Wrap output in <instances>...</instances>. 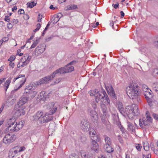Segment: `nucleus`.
<instances>
[{"label":"nucleus","instance_id":"47","mask_svg":"<svg viewBox=\"0 0 158 158\" xmlns=\"http://www.w3.org/2000/svg\"><path fill=\"white\" fill-rule=\"evenodd\" d=\"M81 156L82 158H88L87 153L85 152H82L81 153Z\"/></svg>","mask_w":158,"mask_h":158},{"label":"nucleus","instance_id":"34","mask_svg":"<svg viewBox=\"0 0 158 158\" xmlns=\"http://www.w3.org/2000/svg\"><path fill=\"white\" fill-rule=\"evenodd\" d=\"M36 3H35L34 2H31L28 3H27L28 7L32 8L34 6H35Z\"/></svg>","mask_w":158,"mask_h":158},{"label":"nucleus","instance_id":"48","mask_svg":"<svg viewBox=\"0 0 158 158\" xmlns=\"http://www.w3.org/2000/svg\"><path fill=\"white\" fill-rule=\"evenodd\" d=\"M50 23L49 22H48L42 33L43 35L44 34H45V32L48 29V27L50 26Z\"/></svg>","mask_w":158,"mask_h":158},{"label":"nucleus","instance_id":"1","mask_svg":"<svg viewBox=\"0 0 158 158\" xmlns=\"http://www.w3.org/2000/svg\"><path fill=\"white\" fill-rule=\"evenodd\" d=\"M89 93L91 96H94L95 97V100L98 103L99 101L102 102L101 107L102 108L103 115L101 117L102 122L105 124L107 123L108 118L109 115L106 112V110L103 108V106L106 105L108 107L110 106V100L107 96L106 92L103 91L101 93L99 92L98 89H95L90 90Z\"/></svg>","mask_w":158,"mask_h":158},{"label":"nucleus","instance_id":"55","mask_svg":"<svg viewBox=\"0 0 158 158\" xmlns=\"http://www.w3.org/2000/svg\"><path fill=\"white\" fill-rule=\"evenodd\" d=\"M5 20L7 22H9L10 21L9 16H6L5 18Z\"/></svg>","mask_w":158,"mask_h":158},{"label":"nucleus","instance_id":"7","mask_svg":"<svg viewBox=\"0 0 158 158\" xmlns=\"http://www.w3.org/2000/svg\"><path fill=\"white\" fill-rule=\"evenodd\" d=\"M16 136L13 134H7L5 135L2 139L3 143L6 145H9L16 139Z\"/></svg>","mask_w":158,"mask_h":158},{"label":"nucleus","instance_id":"29","mask_svg":"<svg viewBox=\"0 0 158 158\" xmlns=\"http://www.w3.org/2000/svg\"><path fill=\"white\" fill-rule=\"evenodd\" d=\"M152 86L154 90L158 94V83L156 82L153 83L152 85Z\"/></svg>","mask_w":158,"mask_h":158},{"label":"nucleus","instance_id":"63","mask_svg":"<svg viewBox=\"0 0 158 158\" xmlns=\"http://www.w3.org/2000/svg\"><path fill=\"white\" fill-rule=\"evenodd\" d=\"M23 17L25 20H27L29 19V16L27 15H25Z\"/></svg>","mask_w":158,"mask_h":158},{"label":"nucleus","instance_id":"21","mask_svg":"<svg viewBox=\"0 0 158 158\" xmlns=\"http://www.w3.org/2000/svg\"><path fill=\"white\" fill-rule=\"evenodd\" d=\"M73 63V62L72 61L65 66L67 73L71 72L74 70V67L72 65Z\"/></svg>","mask_w":158,"mask_h":158},{"label":"nucleus","instance_id":"58","mask_svg":"<svg viewBox=\"0 0 158 158\" xmlns=\"http://www.w3.org/2000/svg\"><path fill=\"white\" fill-rule=\"evenodd\" d=\"M15 64L14 63L12 62H10L9 64V66L10 67H11L12 69L14 68L15 67Z\"/></svg>","mask_w":158,"mask_h":158},{"label":"nucleus","instance_id":"60","mask_svg":"<svg viewBox=\"0 0 158 158\" xmlns=\"http://www.w3.org/2000/svg\"><path fill=\"white\" fill-rule=\"evenodd\" d=\"M9 38L8 37H4L3 38L2 40L3 42H6L8 40Z\"/></svg>","mask_w":158,"mask_h":158},{"label":"nucleus","instance_id":"46","mask_svg":"<svg viewBox=\"0 0 158 158\" xmlns=\"http://www.w3.org/2000/svg\"><path fill=\"white\" fill-rule=\"evenodd\" d=\"M41 25L40 23H38L36 25V28L34 30V32H36L40 29Z\"/></svg>","mask_w":158,"mask_h":158},{"label":"nucleus","instance_id":"20","mask_svg":"<svg viewBox=\"0 0 158 158\" xmlns=\"http://www.w3.org/2000/svg\"><path fill=\"white\" fill-rule=\"evenodd\" d=\"M28 97H23L21 98L20 100L18 102V105L19 106H22L27 103L28 101Z\"/></svg>","mask_w":158,"mask_h":158},{"label":"nucleus","instance_id":"23","mask_svg":"<svg viewBox=\"0 0 158 158\" xmlns=\"http://www.w3.org/2000/svg\"><path fill=\"white\" fill-rule=\"evenodd\" d=\"M127 129L128 131L134 133L135 132V127L131 123L127 122Z\"/></svg>","mask_w":158,"mask_h":158},{"label":"nucleus","instance_id":"6","mask_svg":"<svg viewBox=\"0 0 158 158\" xmlns=\"http://www.w3.org/2000/svg\"><path fill=\"white\" fill-rule=\"evenodd\" d=\"M37 94V91L35 89V86L29 85L25 89L24 94L28 96L29 98L34 97Z\"/></svg>","mask_w":158,"mask_h":158},{"label":"nucleus","instance_id":"13","mask_svg":"<svg viewBox=\"0 0 158 158\" xmlns=\"http://www.w3.org/2000/svg\"><path fill=\"white\" fill-rule=\"evenodd\" d=\"M44 114L42 111H38L33 116V120L35 121L39 120L41 123V120H43Z\"/></svg>","mask_w":158,"mask_h":158},{"label":"nucleus","instance_id":"42","mask_svg":"<svg viewBox=\"0 0 158 158\" xmlns=\"http://www.w3.org/2000/svg\"><path fill=\"white\" fill-rule=\"evenodd\" d=\"M59 20L58 19H57L54 16L52 18V23L53 24H54L56 23Z\"/></svg>","mask_w":158,"mask_h":158},{"label":"nucleus","instance_id":"11","mask_svg":"<svg viewBox=\"0 0 158 158\" xmlns=\"http://www.w3.org/2000/svg\"><path fill=\"white\" fill-rule=\"evenodd\" d=\"M55 77L53 73L50 75L46 76L39 80L36 82V85H40L41 84L48 83Z\"/></svg>","mask_w":158,"mask_h":158},{"label":"nucleus","instance_id":"30","mask_svg":"<svg viewBox=\"0 0 158 158\" xmlns=\"http://www.w3.org/2000/svg\"><path fill=\"white\" fill-rule=\"evenodd\" d=\"M39 42V38H37L36 40H35L32 44L31 45V47L30 49H31L32 48H35L38 44Z\"/></svg>","mask_w":158,"mask_h":158},{"label":"nucleus","instance_id":"50","mask_svg":"<svg viewBox=\"0 0 158 158\" xmlns=\"http://www.w3.org/2000/svg\"><path fill=\"white\" fill-rule=\"evenodd\" d=\"M42 18V15L40 14H39L38 17V22H40L41 21V19Z\"/></svg>","mask_w":158,"mask_h":158},{"label":"nucleus","instance_id":"12","mask_svg":"<svg viewBox=\"0 0 158 158\" xmlns=\"http://www.w3.org/2000/svg\"><path fill=\"white\" fill-rule=\"evenodd\" d=\"M46 49V46L44 44L39 45L35 49V54L36 56L40 55L43 53Z\"/></svg>","mask_w":158,"mask_h":158},{"label":"nucleus","instance_id":"57","mask_svg":"<svg viewBox=\"0 0 158 158\" xmlns=\"http://www.w3.org/2000/svg\"><path fill=\"white\" fill-rule=\"evenodd\" d=\"M151 157V155L148 154L145 155H143V158H150Z\"/></svg>","mask_w":158,"mask_h":158},{"label":"nucleus","instance_id":"31","mask_svg":"<svg viewBox=\"0 0 158 158\" xmlns=\"http://www.w3.org/2000/svg\"><path fill=\"white\" fill-rule=\"evenodd\" d=\"M22 58V60H24L28 62V64L31 58V56H29L28 54H26L25 56H23Z\"/></svg>","mask_w":158,"mask_h":158},{"label":"nucleus","instance_id":"25","mask_svg":"<svg viewBox=\"0 0 158 158\" xmlns=\"http://www.w3.org/2000/svg\"><path fill=\"white\" fill-rule=\"evenodd\" d=\"M111 144H105L104 148L106 151L108 153H111L113 151V148L110 146Z\"/></svg>","mask_w":158,"mask_h":158},{"label":"nucleus","instance_id":"33","mask_svg":"<svg viewBox=\"0 0 158 158\" xmlns=\"http://www.w3.org/2000/svg\"><path fill=\"white\" fill-rule=\"evenodd\" d=\"M105 140L106 142L105 144H111V140L109 137L107 136L105 138Z\"/></svg>","mask_w":158,"mask_h":158},{"label":"nucleus","instance_id":"24","mask_svg":"<svg viewBox=\"0 0 158 158\" xmlns=\"http://www.w3.org/2000/svg\"><path fill=\"white\" fill-rule=\"evenodd\" d=\"M11 82V79L9 78L6 80L3 84V88L6 92Z\"/></svg>","mask_w":158,"mask_h":158},{"label":"nucleus","instance_id":"22","mask_svg":"<svg viewBox=\"0 0 158 158\" xmlns=\"http://www.w3.org/2000/svg\"><path fill=\"white\" fill-rule=\"evenodd\" d=\"M26 81V79L25 78H22L20 81L19 84H18L16 86L17 88L15 89V90L16 91L21 88L23 85L24 84Z\"/></svg>","mask_w":158,"mask_h":158},{"label":"nucleus","instance_id":"43","mask_svg":"<svg viewBox=\"0 0 158 158\" xmlns=\"http://www.w3.org/2000/svg\"><path fill=\"white\" fill-rule=\"evenodd\" d=\"M15 59V57L14 55L11 56L8 60L10 62L14 61Z\"/></svg>","mask_w":158,"mask_h":158},{"label":"nucleus","instance_id":"4","mask_svg":"<svg viewBox=\"0 0 158 158\" xmlns=\"http://www.w3.org/2000/svg\"><path fill=\"white\" fill-rule=\"evenodd\" d=\"M15 118H12L7 120L6 127L12 131H17L21 129L23 125V121H21L15 123Z\"/></svg>","mask_w":158,"mask_h":158},{"label":"nucleus","instance_id":"19","mask_svg":"<svg viewBox=\"0 0 158 158\" xmlns=\"http://www.w3.org/2000/svg\"><path fill=\"white\" fill-rule=\"evenodd\" d=\"M25 107L24 106H20L19 109L16 112V114L18 116L23 115L25 114L24 109Z\"/></svg>","mask_w":158,"mask_h":158},{"label":"nucleus","instance_id":"54","mask_svg":"<svg viewBox=\"0 0 158 158\" xmlns=\"http://www.w3.org/2000/svg\"><path fill=\"white\" fill-rule=\"evenodd\" d=\"M18 13L20 14H23L24 13V10L23 9H20L18 10Z\"/></svg>","mask_w":158,"mask_h":158},{"label":"nucleus","instance_id":"53","mask_svg":"<svg viewBox=\"0 0 158 158\" xmlns=\"http://www.w3.org/2000/svg\"><path fill=\"white\" fill-rule=\"evenodd\" d=\"M118 139L119 142L121 143H123V140L122 139L121 135H118Z\"/></svg>","mask_w":158,"mask_h":158},{"label":"nucleus","instance_id":"52","mask_svg":"<svg viewBox=\"0 0 158 158\" xmlns=\"http://www.w3.org/2000/svg\"><path fill=\"white\" fill-rule=\"evenodd\" d=\"M152 116L155 119L158 121V114L153 113L152 114Z\"/></svg>","mask_w":158,"mask_h":158},{"label":"nucleus","instance_id":"51","mask_svg":"<svg viewBox=\"0 0 158 158\" xmlns=\"http://www.w3.org/2000/svg\"><path fill=\"white\" fill-rule=\"evenodd\" d=\"M13 25L12 24V23H9L7 24V27L9 29H11L13 26Z\"/></svg>","mask_w":158,"mask_h":158},{"label":"nucleus","instance_id":"5","mask_svg":"<svg viewBox=\"0 0 158 158\" xmlns=\"http://www.w3.org/2000/svg\"><path fill=\"white\" fill-rule=\"evenodd\" d=\"M138 86L133 84H130L126 88V92L128 97L131 99H133L137 97L138 95L137 88Z\"/></svg>","mask_w":158,"mask_h":158},{"label":"nucleus","instance_id":"41","mask_svg":"<svg viewBox=\"0 0 158 158\" xmlns=\"http://www.w3.org/2000/svg\"><path fill=\"white\" fill-rule=\"evenodd\" d=\"M133 99L134 100V102H137L139 103L141 101V99L138 96V95H137V97H136L135 98Z\"/></svg>","mask_w":158,"mask_h":158},{"label":"nucleus","instance_id":"9","mask_svg":"<svg viewBox=\"0 0 158 158\" xmlns=\"http://www.w3.org/2000/svg\"><path fill=\"white\" fill-rule=\"evenodd\" d=\"M151 91L150 89H148L146 91L144 92V94L145 96L148 103L150 106H154V104L156 105L157 104V103L156 101H152V98L153 97V95L151 93Z\"/></svg>","mask_w":158,"mask_h":158},{"label":"nucleus","instance_id":"28","mask_svg":"<svg viewBox=\"0 0 158 158\" xmlns=\"http://www.w3.org/2000/svg\"><path fill=\"white\" fill-rule=\"evenodd\" d=\"M115 123L118 125L119 128L120 129L121 131L123 133L125 132V129L123 126L121 125V123L119 121L118 119V121Z\"/></svg>","mask_w":158,"mask_h":158},{"label":"nucleus","instance_id":"10","mask_svg":"<svg viewBox=\"0 0 158 158\" xmlns=\"http://www.w3.org/2000/svg\"><path fill=\"white\" fill-rule=\"evenodd\" d=\"M151 91L150 89H148L146 91L144 92V94L145 96L148 103L150 106H154V104L156 105L157 104V103L156 101H152V98L153 97V95L151 93Z\"/></svg>","mask_w":158,"mask_h":158},{"label":"nucleus","instance_id":"44","mask_svg":"<svg viewBox=\"0 0 158 158\" xmlns=\"http://www.w3.org/2000/svg\"><path fill=\"white\" fill-rule=\"evenodd\" d=\"M17 148L18 149V151L19 152H20L23 151L25 149V147L23 146L21 147H17Z\"/></svg>","mask_w":158,"mask_h":158},{"label":"nucleus","instance_id":"35","mask_svg":"<svg viewBox=\"0 0 158 158\" xmlns=\"http://www.w3.org/2000/svg\"><path fill=\"white\" fill-rule=\"evenodd\" d=\"M50 109V110L49 111L50 114H52L56 112V111L57 110V107L56 106H55Z\"/></svg>","mask_w":158,"mask_h":158},{"label":"nucleus","instance_id":"40","mask_svg":"<svg viewBox=\"0 0 158 158\" xmlns=\"http://www.w3.org/2000/svg\"><path fill=\"white\" fill-rule=\"evenodd\" d=\"M15 155L14 153L12 151H10L9 152L8 154V156L10 158H13L15 156Z\"/></svg>","mask_w":158,"mask_h":158},{"label":"nucleus","instance_id":"59","mask_svg":"<svg viewBox=\"0 0 158 158\" xmlns=\"http://www.w3.org/2000/svg\"><path fill=\"white\" fill-rule=\"evenodd\" d=\"M61 79L60 78H58V79H56L55 81V84H56L59 83L61 81Z\"/></svg>","mask_w":158,"mask_h":158},{"label":"nucleus","instance_id":"18","mask_svg":"<svg viewBox=\"0 0 158 158\" xmlns=\"http://www.w3.org/2000/svg\"><path fill=\"white\" fill-rule=\"evenodd\" d=\"M106 90L108 93L112 97L116 98L115 93H114L113 89L111 85H110L106 87Z\"/></svg>","mask_w":158,"mask_h":158},{"label":"nucleus","instance_id":"15","mask_svg":"<svg viewBox=\"0 0 158 158\" xmlns=\"http://www.w3.org/2000/svg\"><path fill=\"white\" fill-rule=\"evenodd\" d=\"M89 122L87 120L83 119L82 120L80 124L81 129L84 131H86L88 128Z\"/></svg>","mask_w":158,"mask_h":158},{"label":"nucleus","instance_id":"17","mask_svg":"<svg viewBox=\"0 0 158 158\" xmlns=\"http://www.w3.org/2000/svg\"><path fill=\"white\" fill-rule=\"evenodd\" d=\"M67 73L65 67H62L59 69L56 70L54 71L53 73L54 75H55V77L57 76V75L59 74H63Z\"/></svg>","mask_w":158,"mask_h":158},{"label":"nucleus","instance_id":"8","mask_svg":"<svg viewBox=\"0 0 158 158\" xmlns=\"http://www.w3.org/2000/svg\"><path fill=\"white\" fill-rule=\"evenodd\" d=\"M145 117L143 118L142 122L140 119H139V125L141 127H143V125L144 126L148 125L152 122V118L151 117L150 113L148 111L146 112Z\"/></svg>","mask_w":158,"mask_h":158},{"label":"nucleus","instance_id":"26","mask_svg":"<svg viewBox=\"0 0 158 158\" xmlns=\"http://www.w3.org/2000/svg\"><path fill=\"white\" fill-rule=\"evenodd\" d=\"M39 98L40 99L44 101L45 100L46 98V95L45 94V92L44 91L41 92L39 95Z\"/></svg>","mask_w":158,"mask_h":158},{"label":"nucleus","instance_id":"16","mask_svg":"<svg viewBox=\"0 0 158 158\" xmlns=\"http://www.w3.org/2000/svg\"><path fill=\"white\" fill-rule=\"evenodd\" d=\"M50 114L47 113L44 114L43 120H41V123H47L52 119V117Z\"/></svg>","mask_w":158,"mask_h":158},{"label":"nucleus","instance_id":"56","mask_svg":"<svg viewBox=\"0 0 158 158\" xmlns=\"http://www.w3.org/2000/svg\"><path fill=\"white\" fill-rule=\"evenodd\" d=\"M112 6H113V7H114V8L115 9H117V8H118V6H119L118 3L117 2V3L115 4H113Z\"/></svg>","mask_w":158,"mask_h":158},{"label":"nucleus","instance_id":"36","mask_svg":"<svg viewBox=\"0 0 158 158\" xmlns=\"http://www.w3.org/2000/svg\"><path fill=\"white\" fill-rule=\"evenodd\" d=\"M152 75L154 77L158 78V69H155L152 73Z\"/></svg>","mask_w":158,"mask_h":158},{"label":"nucleus","instance_id":"45","mask_svg":"<svg viewBox=\"0 0 158 158\" xmlns=\"http://www.w3.org/2000/svg\"><path fill=\"white\" fill-rule=\"evenodd\" d=\"M69 158H79L78 156L75 153H73L70 156Z\"/></svg>","mask_w":158,"mask_h":158},{"label":"nucleus","instance_id":"14","mask_svg":"<svg viewBox=\"0 0 158 158\" xmlns=\"http://www.w3.org/2000/svg\"><path fill=\"white\" fill-rule=\"evenodd\" d=\"M88 112L89 114L93 118L94 122L95 123H97L98 120V117L96 112L94 110H93L91 108L89 109L88 110Z\"/></svg>","mask_w":158,"mask_h":158},{"label":"nucleus","instance_id":"61","mask_svg":"<svg viewBox=\"0 0 158 158\" xmlns=\"http://www.w3.org/2000/svg\"><path fill=\"white\" fill-rule=\"evenodd\" d=\"M49 8L50 9L54 10L56 9H57V7H54L53 5H51L50 6Z\"/></svg>","mask_w":158,"mask_h":158},{"label":"nucleus","instance_id":"49","mask_svg":"<svg viewBox=\"0 0 158 158\" xmlns=\"http://www.w3.org/2000/svg\"><path fill=\"white\" fill-rule=\"evenodd\" d=\"M18 21L17 19H14L11 21V23L13 25L17 24L18 23Z\"/></svg>","mask_w":158,"mask_h":158},{"label":"nucleus","instance_id":"3","mask_svg":"<svg viewBox=\"0 0 158 158\" xmlns=\"http://www.w3.org/2000/svg\"><path fill=\"white\" fill-rule=\"evenodd\" d=\"M89 135L91 141V149L96 152H99V146L97 142L99 140V137L96 133L95 129L94 128L89 127Z\"/></svg>","mask_w":158,"mask_h":158},{"label":"nucleus","instance_id":"62","mask_svg":"<svg viewBox=\"0 0 158 158\" xmlns=\"http://www.w3.org/2000/svg\"><path fill=\"white\" fill-rule=\"evenodd\" d=\"M6 79V78H1L0 79V85H1Z\"/></svg>","mask_w":158,"mask_h":158},{"label":"nucleus","instance_id":"2","mask_svg":"<svg viewBox=\"0 0 158 158\" xmlns=\"http://www.w3.org/2000/svg\"><path fill=\"white\" fill-rule=\"evenodd\" d=\"M117 106L120 113L123 116L126 115L130 119H133L135 116L139 114V111L138 106L135 104H132L131 106H127L125 109L123 107L122 103L118 102Z\"/></svg>","mask_w":158,"mask_h":158},{"label":"nucleus","instance_id":"37","mask_svg":"<svg viewBox=\"0 0 158 158\" xmlns=\"http://www.w3.org/2000/svg\"><path fill=\"white\" fill-rule=\"evenodd\" d=\"M54 103L53 102H51L49 103L47 106V108L48 109H50L53 108V107L55 106Z\"/></svg>","mask_w":158,"mask_h":158},{"label":"nucleus","instance_id":"64","mask_svg":"<svg viewBox=\"0 0 158 158\" xmlns=\"http://www.w3.org/2000/svg\"><path fill=\"white\" fill-rule=\"evenodd\" d=\"M154 153L156 154H158V149L154 148L153 149Z\"/></svg>","mask_w":158,"mask_h":158},{"label":"nucleus","instance_id":"32","mask_svg":"<svg viewBox=\"0 0 158 158\" xmlns=\"http://www.w3.org/2000/svg\"><path fill=\"white\" fill-rule=\"evenodd\" d=\"M20 62L21 64L20 66L22 67H24L28 64V62L24 60H22V58L21 59Z\"/></svg>","mask_w":158,"mask_h":158},{"label":"nucleus","instance_id":"27","mask_svg":"<svg viewBox=\"0 0 158 158\" xmlns=\"http://www.w3.org/2000/svg\"><path fill=\"white\" fill-rule=\"evenodd\" d=\"M77 8V6L74 4L68 6L65 8L66 10H75Z\"/></svg>","mask_w":158,"mask_h":158},{"label":"nucleus","instance_id":"38","mask_svg":"<svg viewBox=\"0 0 158 158\" xmlns=\"http://www.w3.org/2000/svg\"><path fill=\"white\" fill-rule=\"evenodd\" d=\"M135 146L136 148V149L139 151H141V149L142 148V146L140 144H135Z\"/></svg>","mask_w":158,"mask_h":158},{"label":"nucleus","instance_id":"39","mask_svg":"<svg viewBox=\"0 0 158 158\" xmlns=\"http://www.w3.org/2000/svg\"><path fill=\"white\" fill-rule=\"evenodd\" d=\"M143 148L146 151H148L149 149V144L147 143L144 144Z\"/></svg>","mask_w":158,"mask_h":158}]
</instances>
